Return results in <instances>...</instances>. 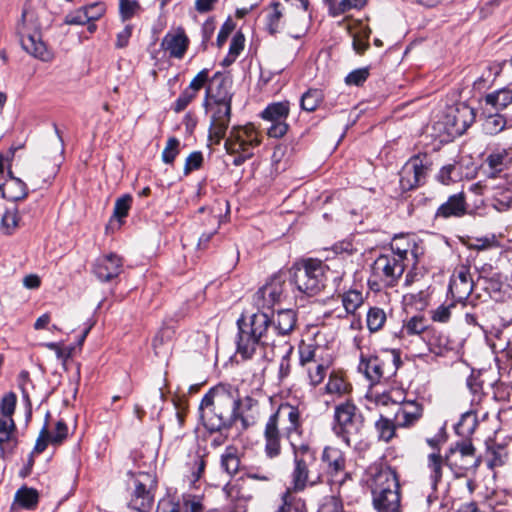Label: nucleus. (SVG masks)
<instances>
[{
	"instance_id": "obj_36",
	"label": "nucleus",
	"mask_w": 512,
	"mask_h": 512,
	"mask_svg": "<svg viewBox=\"0 0 512 512\" xmlns=\"http://www.w3.org/2000/svg\"><path fill=\"white\" fill-rule=\"evenodd\" d=\"M399 427L397 422L391 420L387 417L380 416V418L375 423V428L378 433L379 440L384 442H389L394 436L396 432V428Z\"/></svg>"
},
{
	"instance_id": "obj_51",
	"label": "nucleus",
	"mask_w": 512,
	"mask_h": 512,
	"mask_svg": "<svg viewBox=\"0 0 512 512\" xmlns=\"http://www.w3.org/2000/svg\"><path fill=\"white\" fill-rule=\"evenodd\" d=\"M489 455L488 465L490 468L504 465L508 457L506 448L500 445L489 448Z\"/></svg>"
},
{
	"instance_id": "obj_27",
	"label": "nucleus",
	"mask_w": 512,
	"mask_h": 512,
	"mask_svg": "<svg viewBox=\"0 0 512 512\" xmlns=\"http://www.w3.org/2000/svg\"><path fill=\"white\" fill-rule=\"evenodd\" d=\"M18 444L16 424L13 419L0 418V454L4 458L13 453Z\"/></svg>"
},
{
	"instance_id": "obj_7",
	"label": "nucleus",
	"mask_w": 512,
	"mask_h": 512,
	"mask_svg": "<svg viewBox=\"0 0 512 512\" xmlns=\"http://www.w3.org/2000/svg\"><path fill=\"white\" fill-rule=\"evenodd\" d=\"M16 30L21 46L27 53L45 62L52 59V53L42 41L40 27L34 13L24 9Z\"/></svg>"
},
{
	"instance_id": "obj_8",
	"label": "nucleus",
	"mask_w": 512,
	"mask_h": 512,
	"mask_svg": "<svg viewBox=\"0 0 512 512\" xmlns=\"http://www.w3.org/2000/svg\"><path fill=\"white\" fill-rule=\"evenodd\" d=\"M481 459L475 454V447L470 441L457 442L445 454V465L454 473L455 477L465 476L470 469H477Z\"/></svg>"
},
{
	"instance_id": "obj_63",
	"label": "nucleus",
	"mask_w": 512,
	"mask_h": 512,
	"mask_svg": "<svg viewBox=\"0 0 512 512\" xmlns=\"http://www.w3.org/2000/svg\"><path fill=\"white\" fill-rule=\"evenodd\" d=\"M183 502H174L169 498L161 499L158 502L156 512H183Z\"/></svg>"
},
{
	"instance_id": "obj_53",
	"label": "nucleus",
	"mask_w": 512,
	"mask_h": 512,
	"mask_svg": "<svg viewBox=\"0 0 512 512\" xmlns=\"http://www.w3.org/2000/svg\"><path fill=\"white\" fill-rule=\"evenodd\" d=\"M476 427V417L473 413H464L461 420L457 424L456 430L458 433H472Z\"/></svg>"
},
{
	"instance_id": "obj_29",
	"label": "nucleus",
	"mask_w": 512,
	"mask_h": 512,
	"mask_svg": "<svg viewBox=\"0 0 512 512\" xmlns=\"http://www.w3.org/2000/svg\"><path fill=\"white\" fill-rule=\"evenodd\" d=\"M312 462L304 459L294 460V469L291 475L294 491H303L308 484L314 485L316 483V481L310 480L309 477V465Z\"/></svg>"
},
{
	"instance_id": "obj_54",
	"label": "nucleus",
	"mask_w": 512,
	"mask_h": 512,
	"mask_svg": "<svg viewBox=\"0 0 512 512\" xmlns=\"http://www.w3.org/2000/svg\"><path fill=\"white\" fill-rule=\"evenodd\" d=\"M120 14L123 20H128L140 9L135 0H119Z\"/></svg>"
},
{
	"instance_id": "obj_1",
	"label": "nucleus",
	"mask_w": 512,
	"mask_h": 512,
	"mask_svg": "<svg viewBox=\"0 0 512 512\" xmlns=\"http://www.w3.org/2000/svg\"><path fill=\"white\" fill-rule=\"evenodd\" d=\"M296 321V312L292 309L279 310L272 319L266 312L258 311L250 316L249 322L242 315L237 320V354L247 360L260 347H275L283 343L286 341L284 337L295 328Z\"/></svg>"
},
{
	"instance_id": "obj_5",
	"label": "nucleus",
	"mask_w": 512,
	"mask_h": 512,
	"mask_svg": "<svg viewBox=\"0 0 512 512\" xmlns=\"http://www.w3.org/2000/svg\"><path fill=\"white\" fill-rule=\"evenodd\" d=\"M292 283L303 295L313 297L325 287L328 267L318 259H307L292 267Z\"/></svg>"
},
{
	"instance_id": "obj_16",
	"label": "nucleus",
	"mask_w": 512,
	"mask_h": 512,
	"mask_svg": "<svg viewBox=\"0 0 512 512\" xmlns=\"http://www.w3.org/2000/svg\"><path fill=\"white\" fill-rule=\"evenodd\" d=\"M268 421L274 422L276 427H279V423L285 424V433L289 437L292 433H300L301 419L299 409L288 403L281 404L277 411L273 413Z\"/></svg>"
},
{
	"instance_id": "obj_33",
	"label": "nucleus",
	"mask_w": 512,
	"mask_h": 512,
	"mask_svg": "<svg viewBox=\"0 0 512 512\" xmlns=\"http://www.w3.org/2000/svg\"><path fill=\"white\" fill-rule=\"evenodd\" d=\"M322 459L327 463L329 473H331L332 476H337L344 471L345 458L339 449L326 447L323 451Z\"/></svg>"
},
{
	"instance_id": "obj_57",
	"label": "nucleus",
	"mask_w": 512,
	"mask_h": 512,
	"mask_svg": "<svg viewBox=\"0 0 512 512\" xmlns=\"http://www.w3.org/2000/svg\"><path fill=\"white\" fill-rule=\"evenodd\" d=\"M196 97V94L191 89H185L177 98V100L174 103V111L179 113L183 111Z\"/></svg>"
},
{
	"instance_id": "obj_42",
	"label": "nucleus",
	"mask_w": 512,
	"mask_h": 512,
	"mask_svg": "<svg viewBox=\"0 0 512 512\" xmlns=\"http://www.w3.org/2000/svg\"><path fill=\"white\" fill-rule=\"evenodd\" d=\"M17 209H7L1 216L0 229L6 235H11L18 226Z\"/></svg>"
},
{
	"instance_id": "obj_43",
	"label": "nucleus",
	"mask_w": 512,
	"mask_h": 512,
	"mask_svg": "<svg viewBox=\"0 0 512 512\" xmlns=\"http://www.w3.org/2000/svg\"><path fill=\"white\" fill-rule=\"evenodd\" d=\"M322 93L317 89H310L301 97V108L305 111L312 112L316 110L322 101Z\"/></svg>"
},
{
	"instance_id": "obj_22",
	"label": "nucleus",
	"mask_w": 512,
	"mask_h": 512,
	"mask_svg": "<svg viewBox=\"0 0 512 512\" xmlns=\"http://www.w3.org/2000/svg\"><path fill=\"white\" fill-rule=\"evenodd\" d=\"M467 213L466 197L463 192L453 194L447 201L439 206L435 213V218L448 219L451 217L460 218Z\"/></svg>"
},
{
	"instance_id": "obj_60",
	"label": "nucleus",
	"mask_w": 512,
	"mask_h": 512,
	"mask_svg": "<svg viewBox=\"0 0 512 512\" xmlns=\"http://www.w3.org/2000/svg\"><path fill=\"white\" fill-rule=\"evenodd\" d=\"M300 365L307 367L315 363V349L311 345H302L299 347Z\"/></svg>"
},
{
	"instance_id": "obj_21",
	"label": "nucleus",
	"mask_w": 512,
	"mask_h": 512,
	"mask_svg": "<svg viewBox=\"0 0 512 512\" xmlns=\"http://www.w3.org/2000/svg\"><path fill=\"white\" fill-rule=\"evenodd\" d=\"M423 415V407L416 401L401 399L395 413V421L401 428H409L415 425Z\"/></svg>"
},
{
	"instance_id": "obj_19",
	"label": "nucleus",
	"mask_w": 512,
	"mask_h": 512,
	"mask_svg": "<svg viewBox=\"0 0 512 512\" xmlns=\"http://www.w3.org/2000/svg\"><path fill=\"white\" fill-rule=\"evenodd\" d=\"M122 265V259L111 253L97 259L94 265V274L100 281L107 282L120 274Z\"/></svg>"
},
{
	"instance_id": "obj_17",
	"label": "nucleus",
	"mask_w": 512,
	"mask_h": 512,
	"mask_svg": "<svg viewBox=\"0 0 512 512\" xmlns=\"http://www.w3.org/2000/svg\"><path fill=\"white\" fill-rule=\"evenodd\" d=\"M427 167L419 157H412L400 172V185L403 190L419 186L425 178Z\"/></svg>"
},
{
	"instance_id": "obj_37",
	"label": "nucleus",
	"mask_w": 512,
	"mask_h": 512,
	"mask_svg": "<svg viewBox=\"0 0 512 512\" xmlns=\"http://www.w3.org/2000/svg\"><path fill=\"white\" fill-rule=\"evenodd\" d=\"M326 393L342 396L350 392L351 386L336 373H331L325 386Z\"/></svg>"
},
{
	"instance_id": "obj_6",
	"label": "nucleus",
	"mask_w": 512,
	"mask_h": 512,
	"mask_svg": "<svg viewBox=\"0 0 512 512\" xmlns=\"http://www.w3.org/2000/svg\"><path fill=\"white\" fill-rule=\"evenodd\" d=\"M261 139L252 124L233 126L225 139L224 148L233 157V165L241 166L254 155V148L259 146Z\"/></svg>"
},
{
	"instance_id": "obj_28",
	"label": "nucleus",
	"mask_w": 512,
	"mask_h": 512,
	"mask_svg": "<svg viewBox=\"0 0 512 512\" xmlns=\"http://www.w3.org/2000/svg\"><path fill=\"white\" fill-rule=\"evenodd\" d=\"M8 174L9 180L4 184H0L1 195L10 201L24 199L28 194L26 184L21 179L14 177L11 171H9Z\"/></svg>"
},
{
	"instance_id": "obj_44",
	"label": "nucleus",
	"mask_w": 512,
	"mask_h": 512,
	"mask_svg": "<svg viewBox=\"0 0 512 512\" xmlns=\"http://www.w3.org/2000/svg\"><path fill=\"white\" fill-rule=\"evenodd\" d=\"M427 323L423 316L416 315L411 317L404 325V330L409 335H427Z\"/></svg>"
},
{
	"instance_id": "obj_56",
	"label": "nucleus",
	"mask_w": 512,
	"mask_h": 512,
	"mask_svg": "<svg viewBox=\"0 0 512 512\" xmlns=\"http://www.w3.org/2000/svg\"><path fill=\"white\" fill-rule=\"evenodd\" d=\"M68 435V427L63 420H59L56 423L55 431L50 434V443L52 445L61 444Z\"/></svg>"
},
{
	"instance_id": "obj_32",
	"label": "nucleus",
	"mask_w": 512,
	"mask_h": 512,
	"mask_svg": "<svg viewBox=\"0 0 512 512\" xmlns=\"http://www.w3.org/2000/svg\"><path fill=\"white\" fill-rule=\"evenodd\" d=\"M486 106H490L496 111L505 109L512 103V89L502 88L491 93H488L483 98Z\"/></svg>"
},
{
	"instance_id": "obj_11",
	"label": "nucleus",
	"mask_w": 512,
	"mask_h": 512,
	"mask_svg": "<svg viewBox=\"0 0 512 512\" xmlns=\"http://www.w3.org/2000/svg\"><path fill=\"white\" fill-rule=\"evenodd\" d=\"M285 278L280 274L273 275L253 295V304L259 309H272L280 303L285 294Z\"/></svg>"
},
{
	"instance_id": "obj_49",
	"label": "nucleus",
	"mask_w": 512,
	"mask_h": 512,
	"mask_svg": "<svg viewBox=\"0 0 512 512\" xmlns=\"http://www.w3.org/2000/svg\"><path fill=\"white\" fill-rule=\"evenodd\" d=\"M327 368L328 367L326 365L317 363L307 366V374L310 385L314 387L319 385L326 376Z\"/></svg>"
},
{
	"instance_id": "obj_18",
	"label": "nucleus",
	"mask_w": 512,
	"mask_h": 512,
	"mask_svg": "<svg viewBox=\"0 0 512 512\" xmlns=\"http://www.w3.org/2000/svg\"><path fill=\"white\" fill-rule=\"evenodd\" d=\"M449 291L457 301H463L469 297L473 291L469 267L462 265L455 270L450 280Z\"/></svg>"
},
{
	"instance_id": "obj_59",
	"label": "nucleus",
	"mask_w": 512,
	"mask_h": 512,
	"mask_svg": "<svg viewBox=\"0 0 512 512\" xmlns=\"http://www.w3.org/2000/svg\"><path fill=\"white\" fill-rule=\"evenodd\" d=\"M368 76H369V71L367 68L356 69V70L350 72L346 76L345 82L348 85L359 86L366 81Z\"/></svg>"
},
{
	"instance_id": "obj_13",
	"label": "nucleus",
	"mask_w": 512,
	"mask_h": 512,
	"mask_svg": "<svg viewBox=\"0 0 512 512\" xmlns=\"http://www.w3.org/2000/svg\"><path fill=\"white\" fill-rule=\"evenodd\" d=\"M474 109L465 103L450 108L444 116L443 125L449 136H461L475 121Z\"/></svg>"
},
{
	"instance_id": "obj_25",
	"label": "nucleus",
	"mask_w": 512,
	"mask_h": 512,
	"mask_svg": "<svg viewBox=\"0 0 512 512\" xmlns=\"http://www.w3.org/2000/svg\"><path fill=\"white\" fill-rule=\"evenodd\" d=\"M237 414V421L241 422L243 429L252 426L260 414L258 400L249 395L243 398L239 395Z\"/></svg>"
},
{
	"instance_id": "obj_40",
	"label": "nucleus",
	"mask_w": 512,
	"mask_h": 512,
	"mask_svg": "<svg viewBox=\"0 0 512 512\" xmlns=\"http://www.w3.org/2000/svg\"><path fill=\"white\" fill-rule=\"evenodd\" d=\"M282 17L283 12L281 4L279 2H273L270 5V9L267 14V30L271 35H274L279 31Z\"/></svg>"
},
{
	"instance_id": "obj_64",
	"label": "nucleus",
	"mask_w": 512,
	"mask_h": 512,
	"mask_svg": "<svg viewBox=\"0 0 512 512\" xmlns=\"http://www.w3.org/2000/svg\"><path fill=\"white\" fill-rule=\"evenodd\" d=\"M65 23L68 25H84L89 23V17L87 16L85 9L81 8L74 13L68 14L65 17Z\"/></svg>"
},
{
	"instance_id": "obj_31",
	"label": "nucleus",
	"mask_w": 512,
	"mask_h": 512,
	"mask_svg": "<svg viewBox=\"0 0 512 512\" xmlns=\"http://www.w3.org/2000/svg\"><path fill=\"white\" fill-rule=\"evenodd\" d=\"M221 468L229 476L236 475L241 469L239 450L234 446H228L220 458Z\"/></svg>"
},
{
	"instance_id": "obj_45",
	"label": "nucleus",
	"mask_w": 512,
	"mask_h": 512,
	"mask_svg": "<svg viewBox=\"0 0 512 512\" xmlns=\"http://www.w3.org/2000/svg\"><path fill=\"white\" fill-rule=\"evenodd\" d=\"M366 4V0H341L337 5H331L330 15L337 17L351 9H360Z\"/></svg>"
},
{
	"instance_id": "obj_62",
	"label": "nucleus",
	"mask_w": 512,
	"mask_h": 512,
	"mask_svg": "<svg viewBox=\"0 0 512 512\" xmlns=\"http://www.w3.org/2000/svg\"><path fill=\"white\" fill-rule=\"evenodd\" d=\"M244 43L245 37L241 32L234 34L229 47V54L231 55V58H237L239 56L241 51L244 49Z\"/></svg>"
},
{
	"instance_id": "obj_52",
	"label": "nucleus",
	"mask_w": 512,
	"mask_h": 512,
	"mask_svg": "<svg viewBox=\"0 0 512 512\" xmlns=\"http://www.w3.org/2000/svg\"><path fill=\"white\" fill-rule=\"evenodd\" d=\"M180 142L177 138L171 137L168 139L166 147L162 152V160L166 164H171L179 153Z\"/></svg>"
},
{
	"instance_id": "obj_39",
	"label": "nucleus",
	"mask_w": 512,
	"mask_h": 512,
	"mask_svg": "<svg viewBox=\"0 0 512 512\" xmlns=\"http://www.w3.org/2000/svg\"><path fill=\"white\" fill-rule=\"evenodd\" d=\"M15 501L26 509H32L38 503V492L33 488H20L15 494Z\"/></svg>"
},
{
	"instance_id": "obj_15",
	"label": "nucleus",
	"mask_w": 512,
	"mask_h": 512,
	"mask_svg": "<svg viewBox=\"0 0 512 512\" xmlns=\"http://www.w3.org/2000/svg\"><path fill=\"white\" fill-rule=\"evenodd\" d=\"M390 361L392 363V367L388 369L387 363L385 360L380 359L378 356H370L365 358L361 356L360 363L358 369L360 372H363L366 378L372 382L377 383L383 378L388 372H391L392 369H397L400 358L397 354L392 353L390 356Z\"/></svg>"
},
{
	"instance_id": "obj_3",
	"label": "nucleus",
	"mask_w": 512,
	"mask_h": 512,
	"mask_svg": "<svg viewBox=\"0 0 512 512\" xmlns=\"http://www.w3.org/2000/svg\"><path fill=\"white\" fill-rule=\"evenodd\" d=\"M372 496L377 512H400V486L395 471L383 468L374 475Z\"/></svg>"
},
{
	"instance_id": "obj_30",
	"label": "nucleus",
	"mask_w": 512,
	"mask_h": 512,
	"mask_svg": "<svg viewBox=\"0 0 512 512\" xmlns=\"http://www.w3.org/2000/svg\"><path fill=\"white\" fill-rule=\"evenodd\" d=\"M265 453L269 458L277 457L281 452V435L274 422L267 421L264 429Z\"/></svg>"
},
{
	"instance_id": "obj_34",
	"label": "nucleus",
	"mask_w": 512,
	"mask_h": 512,
	"mask_svg": "<svg viewBox=\"0 0 512 512\" xmlns=\"http://www.w3.org/2000/svg\"><path fill=\"white\" fill-rule=\"evenodd\" d=\"M444 464L445 457L443 458L438 452H432L427 456V468L430 471L431 485L434 490L442 479Z\"/></svg>"
},
{
	"instance_id": "obj_12",
	"label": "nucleus",
	"mask_w": 512,
	"mask_h": 512,
	"mask_svg": "<svg viewBox=\"0 0 512 512\" xmlns=\"http://www.w3.org/2000/svg\"><path fill=\"white\" fill-rule=\"evenodd\" d=\"M231 102L232 101H205L206 108H209L212 112L209 138L213 140L215 144H220L221 140L225 138L231 118Z\"/></svg>"
},
{
	"instance_id": "obj_35",
	"label": "nucleus",
	"mask_w": 512,
	"mask_h": 512,
	"mask_svg": "<svg viewBox=\"0 0 512 512\" xmlns=\"http://www.w3.org/2000/svg\"><path fill=\"white\" fill-rule=\"evenodd\" d=\"M174 335L175 330L173 327L164 326L160 329V331L157 333L153 340V347L157 355L161 353H166L168 351L174 338Z\"/></svg>"
},
{
	"instance_id": "obj_50",
	"label": "nucleus",
	"mask_w": 512,
	"mask_h": 512,
	"mask_svg": "<svg viewBox=\"0 0 512 512\" xmlns=\"http://www.w3.org/2000/svg\"><path fill=\"white\" fill-rule=\"evenodd\" d=\"M132 196L124 194L115 201L113 215L118 220L125 218L131 208Z\"/></svg>"
},
{
	"instance_id": "obj_23",
	"label": "nucleus",
	"mask_w": 512,
	"mask_h": 512,
	"mask_svg": "<svg viewBox=\"0 0 512 512\" xmlns=\"http://www.w3.org/2000/svg\"><path fill=\"white\" fill-rule=\"evenodd\" d=\"M231 84L230 78L220 72L215 73L206 90V100L210 98L214 102L232 101Z\"/></svg>"
},
{
	"instance_id": "obj_4",
	"label": "nucleus",
	"mask_w": 512,
	"mask_h": 512,
	"mask_svg": "<svg viewBox=\"0 0 512 512\" xmlns=\"http://www.w3.org/2000/svg\"><path fill=\"white\" fill-rule=\"evenodd\" d=\"M363 428L364 416L351 400H346L335 406L332 430L348 446L356 444L360 440Z\"/></svg>"
},
{
	"instance_id": "obj_58",
	"label": "nucleus",
	"mask_w": 512,
	"mask_h": 512,
	"mask_svg": "<svg viewBox=\"0 0 512 512\" xmlns=\"http://www.w3.org/2000/svg\"><path fill=\"white\" fill-rule=\"evenodd\" d=\"M400 402L401 393L399 391L375 395V403L379 406H388L390 404L398 405Z\"/></svg>"
},
{
	"instance_id": "obj_20",
	"label": "nucleus",
	"mask_w": 512,
	"mask_h": 512,
	"mask_svg": "<svg viewBox=\"0 0 512 512\" xmlns=\"http://www.w3.org/2000/svg\"><path fill=\"white\" fill-rule=\"evenodd\" d=\"M228 503L223 512H247L248 503L252 496L237 484H226L223 488Z\"/></svg>"
},
{
	"instance_id": "obj_38",
	"label": "nucleus",
	"mask_w": 512,
	"mask_h": 512,
	"mask_svg": "<svg viewBox=\"0 0 512 512\" xmlns=\"http://www.w3.org/2000/svg\"><path fill=\"white\" fill-rule=\"evenodd\" d=\"M506 118L499 113H490L485 118L483 130L488 135H496L506 126Z\"/></svg>"
},
{
	"instance_id": "obj_47",
	"label": "nucleus",
	"mask_w": 512,
	"mask_h": 512,
	"mask_svg": "<svg viewBox=\"0 0 512 512\" xmlns=\"http://www.w3.org/2000/svg\"><path fill=\"white\" fill-rule=\"evenodd\" d=\"M17 403L16 394L9 392L5 394L0 401V412L3 415V419H13L12 416L15 412Z\"/></svg>"
},
{
	"instance_id": "obj_41",
	"label": "nucleus",
	"mask_w": 512,
	"mask_h": 512,
	"mask_svg": "<svg viewBox=\"0 0 512 512\" xmlns=\"http://www.w3.org/2000/svg\"><path fill=\"white\" fill-rule=\"evenodd\" d=\"M386 321V313L383 309L378 307H372L367 313V327L370 332L379 331Z\"/></svg>"
},
{
	"instance_id": "obj_14",
	"label": "nucleus",
	"mask_w": 512,
	"mask_h": 512,
	"mask_svg": "<svg viewBox=\"0 0 512 512\" xmlns=\"http://www.w3.org/2000/svg\"><path fill=\"white\" fill-rule=\"evenodd\" d=\"M288 115L289 104L287 102L273 103L263 110L261 117L271 123L267 128L269 137L280 138L287 133L289 126L286 123V119Z\"/></svg>"
},
{
	"instance_id": "obj_55",
	"label": "nucleus",
	"mask_w": 512,
	"mask_h": 512,
	"mask_svg": "<svg viewBox=\"0 0 512 512\" xmlns=\"http://www.w3.org/2000/svg\"><path fill=\"white\" fill-rule=\"evenodd\" d=\"M318 512H343V504L338 496H328L318 509Z\"/></svg>"
},
{
	"instance_id": "obj_26",
	"label": "nucleus",
	"mask_w": 512,
	"mask_h": 512,
	"mask_svg": "<svg viewBox=\"0 0 512 512\" xmlns=\"http://www.w3.org/2000/svg\"><path fill=\"white\" fill-rule=\"evenodd\" d=\"M268 350L266 347L263 352V358L268 361H272L275 357H281V362L279 366V374L280 377H287L290 373V362L289 357L292 354L293 346L288 341H283V343H278V345L269 346Z\"/></svg>"
},
{
	"instance_id": "obj_2",
	"label": "nucleus",
	"mask_w": 512,
	"mask_h": 512,
	"mask_svg": "<svg viewBox=\"0 0 512 512\" xmlns=\"http://www.w3.org/2000/svg\"><path fill=\"white\" fill-rule=\"evenodd\" d=\"M239 390L229 384H218L202 398L199 410L204 427L219 432L237 422Z\"/></svg>"
},
{
	"instance_id": "obj_48",
	"label": "nucleus",
	"mask_w": 512,
	"mask_h": 512,
	"mask_svg": "<svg viewBox=\"0 0 512 512\" xmlns=\"http://www.w3.org/2000/svg\"><path fill=\"white\" fill-rule=\"evenodd\" d=\"M508 153L505 149L491 153L486 162L489 168L495 172H501L506 166Z\"/></svg>"
},
{
	"instance_id": "obj_24",
	"label": "nucleus",
	"mask_w": 512,
	"mask_h": 512,
	"mask_svg": "<svg viewBox=\"0 0 512 512\" xmlns=\"http://www.w3.org/2000/svg\"><path fill=\"white\" fill-rule=\"evenodd\" d=\"M189 45V39L183 29L173 33H167L161 42L162 48L169 53L170 57L183 58Z\"/></svg>"
},
{
	"instance_id": "obj_46",
	"label": "nucleus",
	"mask_w": 512,
	"mask_h": 512,
	"mask_svg": "<svg viewBox=\"0 0 512 512\" xmlns=\"http://www.w3.org/2000/svg\"><path fill=\"white\" fill-rule=\"evenodd\" d=\"M342 303L347 313H354L363 303L362 293L350 290L343 295Z\"/></svg>"
},
{
	"instance_id": "obj_10",
	"label": "nucleus",
	"mask_w": 512,
	"mask_h": 512,
	"mask_svg": "<svg viewBox=\"0 0 512 512\" xmlns=\"http://www.w3.org/2000/svg\"><path fill=\"white\" fill-rule=\"evenodd\" d=\"M407 256V250L401 254H382L376 258L372 265V275L378 279L384 286L393 287L405 270L404 260Z\"/></svg>"
},
{
	"instance_id": "obj_9",
	"label": "nucleus",
	"mask_w": 512,
	"mask_h": 512,
	"mask_svg": "<svg viewBox=\"0 0 512 512\" xmlns=\"http://www.w3.org/2000/svg\"><path fill=\"white\" fill-rule=\"evenodd\" d=\"M133 490L130 494L129 508L136 512H150L154 503L156 477L147 472L132 474Z\"/></svg>"
},
{
	"instance_id": "obj_61",
	"label": "nucleus",
	"mask_w": 512,
	"mask_h": 512,
	"mask_svg": "<svg viewBox=\"0 0 512 512\" xmlns=\"http://www.w3.org/2000/svg\"><path fill=\"white\" fill-rule=\"evenodd\" d=\"M293 447V454H294V460L297 459H304L307 461H314L315 460V454L307 444H301L299 446H296L292 444Z\"/></svg>"
}]
</instances>
